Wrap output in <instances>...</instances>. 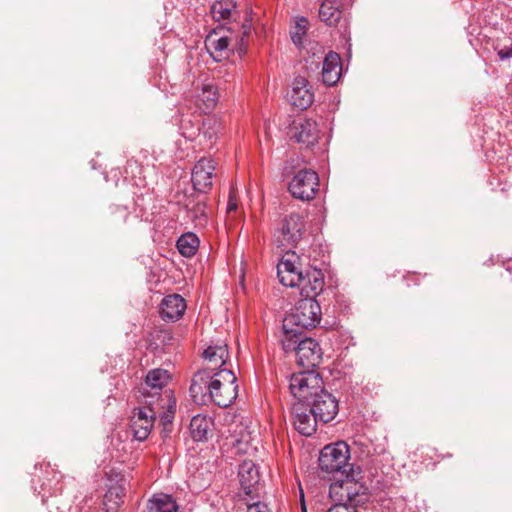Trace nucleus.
Segmentation results:
<instances>
[{
    "label": "nucleus",
    "instance_id": "1",
    "mask_svg": "<svg viewBox=\"0 0 512 512\" xmlns=\"http://www.w3.org/2000/svg\"><path fill=\"white\" fill-rule=\"evenodd\" d=\"M230 36H220L218 32L212 31L205 40V46L211 56L216 61L228 57L229 46L232 42L233 48L241 56L246 52V39L250 36L252 30L251 19L246 16L245 21L239 24H231L227 27Z\"/></svg>",
    "mask_w": 512,
    "mask_h": 512
},
{
    "label": "nucleus",
    "instance_id": "2",
    "mask_svg": "<svg viewBox=\"0 0 512 512\" xmlns=\"http://www.w3.org/2000/svg\"><path fill=\"white\" fill-rule=\"evenodd\" d=\"M361 470L357 471L351 466L349 472L344 474L343 479L331 483L329 488L330 497L337 502L350 506L351 509H359L369 501L367 487L360 482Z\"/></svg>",
    "mask_w": 512,
    "mask_h": 512
},
{
    "label": "nucleus",
    "instance_id": "3",
    "mask_svg": "<svg viewBox=\"0 0 512 512\" xmlns=\"http://www.w3.org/2000/svg\"><path fill=\"white\" fill-rule=\"evenodd\" d=\"M289 389L296 399L295 403L307 405L324 389L323 380L320 374L314 370L301 371L292 374Z\"/></svg>",
    "mask_w": 512,
    "mask_h": 512
},
{
    "label": "nucleus",
    "instance_id": "4",
    "mask_svg": "<svg viewBox=\"0 0 512 512\" xmlns=\"http://www.w3.org/2000/svg\"><path fill=\"white\" fill-rule=\"evenodd\" d=\"M321 307L316 299L303 297L292 312L284 318V326H295L304 332L305 329L316 327L321 320Z\"/></svg>",
    "mask_w": 512,
    "mask_h": 512
},
{
    "label": "nucleus",
    "instance_id": "5",
    "mask_svg": "<svg viewBox=\"0 0 512 512\" xmlns=\"http://www.w3.org/2000/svg\"><path fill=\"white\" fill-rule=\"evenodd\" d=\"M216 373L218 371H215V368L205 367L193 375L189 390L196 404L207 405L211 403L210 395L214 393V390H217L215 387L221 385L220 378L216 376Z\"/></svg>",
    "mask_w": 512,
    "mask_h": 512
},
{
    "label": "nucleus",
    "instance_id": "6",
    "mask_svg": "<svg viewBox=\"0 0 512 512\" xmlns=\"http://www.w3.org/2000/svg\"><path fill=\"white\" fill-rule=\"evenodd\" d=\"M349 458V446L345 442L339 441L326 445L321 450L318 459L319 467L327 473H341V475H344L348 472L346 467L349 466Z\"/></svg>",
    "mask_w": 512,
    "mask_h": 512
},
{
    "label": "nucleus",
    "instance_id": "7",
    "mask_svg": "<svg viewBox=\"0 0 512 512\" xmlns=\"http://www.w3.org/2000/svg\"><path fill=\"white\" fill-rule=\"evenodd\" d=\"M318 174L312 169H301L291 179L288 190L291 195L302 201H310L315 198L319 190Z\"/></svg>",
    "mask_w": 512,
    "mask_h": 512
},
{
    "label": "nucleus",
    "instance_id": "8",
    "mask_svg": "<svg viewBox=\"0 0 512 512\" xmlns=\"http://www.w3.org/2000/svg\"><path fill=\"white\" fill-rule=\"evenodd\" d=\"M216 376L220 378L221 385L216 387L214 393L210 395L211 403L226 408L230 406L237 398L238 385L236 384L237 378L230 369H220Z\"/></svg>",
    "mask_w": 512,
    "mask_h": 512
},
{
    "label": "nucleus",
    "instance_id": "9",
    "mask_svg": "<svg viewBox=\"0 0 512 512\" xmlns=\"http://www.w3.org/2000/svg\"><path fill=\"white\" fill-rule=\"evenodd\" d=\"M147 406L134 410L130 420V427L135 439L144 441L148 438L156 418V412L152 408L153 401H146Z\"/></svg>",
    "mask_w": 512,
    "mask_h": 512
},
{
    "label": "nucleus",
    "instance_id": "10",
    "mask_svg": "<svg viewBox=\"0 0 512 512\" xmlns=\"http://www.w3.org/2000/svg\"><path fill=\"white\" fill-rule=\"evenodd\" d=\"M303 229L304 222L299 214L291 213L286 216L277 235L279 246L284 248L295 246L301 239Z\"/></svg>",
    "mask_w": 512,
    "mask_h": 512
},
{
    "label": "nucleus",
    "instance_id": "11",
    "mask_svg": "<svg viewBox=\"0 0 512 512\" xmlns=\"http://www.w3.org/2000/svg\"><path fill=\"white\" fill-rule=\"evenodd\" d=\"M215 169V163L210 158H201L195 163L191 173L195 192L207 194L211 190Z\"/></svg>",
    "mask_w": 512,
    "mask_h": 512
},
{
    "label": "nucleus",
    "instance_id": "12",
    "mask_svg": "<svg viewBox=\"0 0 512 512\" xmlns=\"http://www.w3.org/2000/svg\"><path fill=\"white\" fill-rule=\"evenodd\" d=\"M307 406L310 408L309 412H312L315 417L319 418V421L324 423L333 420L339 410L338 400L325 389L316 395Z\"/></svg>",
    "mask_w": 512,
    "mask_h": 512
},
{
    "label": "nucleus",
    "instance_id": "13",
    "mask_svg": "<svg viewBox=\"0 0 512 512\" xmlns=\"http://www.w3.org/2000/svg\"><path fill=\"white\" fill-rule=\"evenodd\" d=\"M238 476L245 495H247L250 500L258 498L260 474L256 464L251 460L243 461L239 466Z\"/></svg>",
    "mask_w": 512,
    "mask_h": 512
},
{
    "label": "nucleus",
    "instance_id": "14",
    "mask_svg": "<svg viewBox=\"0 0 512 512\" xmlns=\"http://www.w3.org/2000/svg\"><path fill=\"white\" fill-rule=\"evenodd\" d=\"M188 218L196 227H204L208 223V214L206 211L207 197L202 193H192L185 197L183 203Z\"/></svg>",
    "mask_w": 512,
    "mask_h": 512
},
{
    "label": "nucleus",
    "instance_id": "15",
    "mask_svg": "<svg viewBox=\"0 0 512 512\" xmlns=\"http://www.w3.org/2000/svg\"><path fill=\"white\" fill-rule=\"evenodd\" d=\"M310 408L303 403L292 405L293 425L304 436H311L316 432L318 417L309 412Z\"/></svg>",
    "mask_w": 512,
    "mask_h": 512
},
{
    "label": "nucleus",
    "instance_id": "16",
    "mask_svg": "<svg viewBox=\"0 0 512 512\" xmlns=\"http://www.w3.org/2000/svg\"><path fill=\"white\" fill-rule=\"evenodd\" d=\"M296 352L297 363L307 368H314L319 365L322 357V351L319 344L312 338L304 337L302 342L298 343Z\"/></svg>",
    "mask_w": 512,
    "mask_h": 512
},
{
    "label": "nucleus",
    "instance_id": "17",
    "mask_svg": "<svg viewBox=\"0 0 512 512\" xmlns=\"http://www.w3.org/2000/svg\"><path fill=\"white\" fill-rule=\"evenodd\" d=\"M295 253H287L282 258V260L277 265V275L280 282L287 287H296L301 281V276L303 275L302 271H300L295 265L294 258Z\"/></svg>",
    "mask_w": 512,
    "mask_h": 512
},
{
    "label": "nucleus",
    "instance_id": "18",
    "mask_svg": "<svg viewBox=\"0 0 512 512\" xmlns=\"http://www.w3.org/2000/svg\"><path fill=\"white\" fill-rule=\"evenodd\" d=\"M288 98L290 103L300 110H305L311 106L314 100V94L308 87V81L304 77L294 79Z\"/></svg>",
    "mask_w": 512,
    "mask_h": 512
},
{
    "label": "nucleus",
    "instance_id": "19",
    "mask_svg": "<svg viewBox=\"0 0 512 512\" xmlns=\"http://www.w3.org/2000/svg\"><path fill=\"white\" fill-rule=\"evenodd\" d=\"M304 297L314 298L318 296L324 288V275L321 270L313 268L301 276V281L297 284Z\"/></svg>",
    "mask_w": 512,
    "mask_h": 512
},
{
    "label": "nucleus",
    "instance_id": "20",
    "mask_svg": "<svg viewBox=\"0 0 512 512\" xmlns=\"http://www.w3.org/2000/svg\"><path fill=\"white\" fill-rule=\"evenodd\" d=\"M292 138L298 143L307 147L317 143L319 138V128L316 121L312 119H303L294 124Z\"/></svg>",
    "mask_w": 512,
    "mask_h": 512
},
{
    "label": "nucleus",
    "instance_id": "21",
    "mask_svg": "<svg viewBox=\"0 0 512 512\" xmlns=\"http://www.w3.org/2000/svg\"><path fill=\"white\" fill-rule=\"evenodd\" d=\"M186 310L185 299L179 294L167 295L161 302L160 314L165 320H178Z\"/></svg>",
    "mask_w": 512,
    "mask_h": 512
},
{
    "label": "nucleus",
    "instance_id": "22",
    "mask_svg": "<svg viewBox=\"0 0 512 512\" xmlns=\"http://www.w3.org/2000/svg\"><path fill=\"white\" fill-rule=\"evenodd\" d=\"M218 93L211 84H203L201 90L195 95L194 103L200 113H210L217 105Z\"/></svg>",
    "mask_w": 512,
    "mask_h": 512
},
{
    "label": "nucleus",
    "instance_id": "23",
    "mask_svg": "<svg viewBox=\"0 0 512 512\" xmlns=\"http://www.w3.org/2000/svg\"><path fill=\"white\" fill-rule=\"evenodd\" d=\"M207 367L215 368V371L223 369L229 358L228 347L225 343L209 345L202 353Z\"/></svg>",
    "mask_w": 512,
    "mask_h": 512
},
{
    "label": "nucleus",
    "instance_id": "24",
    "mask_svg": "<svg viewBox=\"0 0 512 512\" xmlns=\"http://www.w3.org/2000/svg\"><path fill=\"white\" fill-rule=\"evenodd\" d=\"M341 75V59L335 52H329L324 61L322 67V79L323 82L328 86L335 85Z\"/></svg>",
    "mask_w": 512,
    "mask_h": 512
},
{
    "label": "nucleus",
    "instance_id": "25",
    "mask_svg": "<svg viewBox=\"0 0 512 512\" xmlns=\"http://www.w3.org/2000/svg\"><path fill=\"white\" fill-rule=\"evenodd\" d=\"M213 426V421L206 415H195L190 422L191 436L195 441L207 440V435Z\"/></svg>",
    "mask_w": 512,
    "mask_h": 512
},
{
    "label": "nucleus",
    "instance_id": "26",
    "mask_svg": "<svg viewBox=\"0 0 512 512\" xmlns=\"http://www.w3.org/2000/svg\"><path fill=\"white\" fill-rule=\"evenodd\" d=\"M283 328V336L281 338L282 348L286 353L297 352L298 343L302 342V339L305 337L304 332L295 326L285 327Z\"/></svg>",
    "mask_w": 512,
    "mask_h": 512
},
{
    "label": "nucleus",
    "instance_id": "27",
    "mask_svg": "<svg viewBox=\"0 0 512 512\" xmlns=\"http://www.w3.org/2000/svg\"><path fill=\"white\" fill-rule=\"evenodd\" d=\"M169 379L170 374L165 369L156 368L148 372L145 378V383L148 387L154 390V393L150 396V401H153L154 397L159 395V391L167 385Z\"/></svg>",
    "mask_w": 512,
    "mask_h": 512
},
{
    "label": "nucleus",
    "instance_id": "28",
    "mask_svg": "<svg viewBox=\"0 0 512 512\" xmlns=\"http://www.w3.org/2000/svg\"><path fill=\"white\" fill-rule=\"evenodd\" d=\"M211 14L216 21L227 20L238 15L233 0H219L211 6Z\"/></svg>",
    "mask_w": 512,
    "mask_h": 512
},
{
    "label": "nucleus",
    "instance_id": "29",
    "mask_svg": "<svg viewBox=\"0 0 512 512\" xmlns=\"http://www.w3.org/2000/svg\"><path fill=\"white\" fill-rule=\"evenodd\" d=\"M199 238L195 233L188 232L177 240V249L179 253L187 258L194 256L199 248Z\"/></svg>",
    "mask_w": 512,
    "mask_h": 512
},
{
    "label": "nucleus",
    "instance_id": "30",
    "mask_svg": "<svg viewBox=\"0 0 512 512\" xmlns=\"http://www.w3.org/2000/svg\"><path fill=\"white\" fill-rule=\"evenodd\" d=\"M342 15L339 8L333 6L331 3L323 2L319 9V18L328 26H333L338 23Z\"/></svg>",
    "mask_w": 512,
    "mask_h": 512
},
{
    "label": "nucleus",
    "instance_id": "31",
    "mask_svg": "<svg viewBox=\"0 0 512 512\" xmlns=\"http://www.w3.org/2000/svg\"><path fill=\"white\" fill-rule=\"evenodd\" d=\"M151 502L157 512H177L178 505L175 500L167 494L155 496Z\"/></svg>",
    "mask_w": 512,
    "mask_h": 512
},
{
    "label": "nucleus",
    "instance_id": "32",
    "mask_svg": "<svg viewBox=\"0 0 512 512\" xmlns=\"http://www.w3.org/2000/svg\"><path fill=\"white\" fill-rule=\"evenodd\" d=\"M221 129V121L215 116H209L203 120L202 133L205 138L212 141Z\"/></svg>",
    "mask_w": 512,
    "mask_h": 512
},
{
    "label": "nucleus",
    "instance_id": "33",
    "mask_svg": "<svg viewBox=\"0 0 512 512\" xmlns=\"http://www.w3.org/2000/svg\"><path fill=\"white\" fill-rule=\"evenodd\" d=\"M306 28L307 20L305 18H302L296 23L294 30L291 32V39L295 45L301 46L303 44V39L306 35Z\"/></svg>",
    "mask_w": 512,
    "mask_h": 512
},
{
    "label": "nucleus",
    "instance_id": "34",
    "mask_svg": "<svg viewBox=\"0 0 512 512\" xmlns=\"http://www.w3.org/2000/svg\"><path fill=\"white\" fill-rule=\"evenodd\" d=\"M497 50L501 60L512 58V39H508L505 43L499 45Z\"/></svg>",
    "mask_w": 512,
    "mask_h": 512
},
{
    "label": "nucleus",
    "instance_id": "35",
    "mask_svg": "<svg viewBox=\"0 0 512 512\" xmlns=\"http://www.w3.org/2000/svg\"><path fill=\"white\" fill-rule=\"evenodd\" d=\"M247 512H272L267 504L256 501L253 503H247Z\"/></svg>",
    "mask_w": 512,
    "mask_h": 512
},
{
    "label": "nucleus",
    "instance_id": "36",
    "mask_svg": "<svg viewBox=\"0 0 512 512\" xmlns=\"http://www.w3.org/2000/svg\"><path fill=\"white\" fill-rule=\"evenodd\" d=\"M327 512H362V511L359 509H351L350 506L336 503L334 506L329 508Z\"/></svg>",
    "mask_w": 512,
    "mask_h": 512
},
{
    "label": "nucleus",
    "instance_id": "37",
    "mask_svg": "<svg viewBox=\"0 0 512 512\" xmlns=\"http://www.w3.org/2000/svg\"><path fill=\"white\" fill-rule=\"evenodd\" d=\"M237 205H238L237 199H236L234 193L231 191L229 194V199H228V203H227V212L231 213L233 211H236Z\"/></svg>",
    "mask_w": 512,
    "mask_h": 512
},
{
    "label": "nucleus",
    "instance_id": "38",
    "mask_svg": "<svg viewBox=\"0 0 512 512\" xmlns=\"http://www.w3.org/2000/svg\"><path fill=\"white\" fill-rule=\"evenodd\" d=\"M185 123H186V121H185V120H182V125H181V129L183 130L182 134H183L186 138L193 139V138L196 136L197 131H199V130H200V128H199V127H197L195 130H193V131H191V132L187 133V132L184 130V129H185Z\"/></svg>",
    "mask_w": 512,
    "mask_h": 512
},
{
    "label": "nucleus",
    "instance_id": "39",
    "mask_svg": "<svg viewBox=\"0 0 512 512\" xmlns=\"http://www.w3.org/2000/svg\"><path fill=\"white\" fill-rule=\"evenodd\" d=\"M302 509H303V512H306V508H305V506H303V507H302Z\"/></svg>",
    "mask_w": 512,
    "mask_h": 512
}]
</instances>
